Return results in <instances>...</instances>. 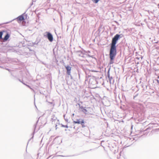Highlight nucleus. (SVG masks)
I'll return each instance as SVG.
<instances>
[{
  "label": "nucleus",
  "instance_id": "obj_1",
  "mask_svg": "<svg viewBox=\"0 0 159 159\" xmlns=\"http://www.w3.org/2000/svg\"><path fill=\"white\" fill-rule=\"evenodd\" d=\"M121 35H122V34H116L112 38L111 42L110 44V45L116 46V44L118 40L122 37V36H121Z\"/></svg>",
  "mask_w": 159,
  "mask_h": 159
},
{
  "label": "nucleus",
  "instance_id": "obj_2",
  "mask_svg": "<svg viewBox=\"0 0 159 159\" xmlns=\"http://www.w3.org/2000/svg\"><path fill=\"white\" fill-rule=\"evenodd\" d=\"M116 47L110 45L109 57H115L117 54Z\"/></svg>",
  "mask_w": 159,
  "mask_h": 159
},
{
  "label": "nucleus",
  "instance_id": "obj_3",
  "mask_svg": "<svg viewBox=\"0 0 159 159\" xmlns=\"http://www.w3.org/2000/svg\"><path fill=\"white\" fill-rule=\"evenodd\" d=\"M46 35H44V36L46 37L48 40L50 42H52L53 41V37L52 34L49 32H46Z\"/></svg>",
  "mask_w": 159,
  "mask_h": 159
},
{
  "label": "nucleus",
  "instance_id": "obj_4",
  "mask_svg": "<svg viewBox=\"0 0 159 159\" xmlns=\"http://www.w3.org/2000/svg\"><path fill=\"white\" fill-rule=\"evenodd\" d=\"M51 120L52 121V124H55V125L56 129H57V122H58V120H57V117L54 116H52L51 118Z\"/></svg>",
  "mask_w": 159,
  "mask_h": 159
},
{
  "label": "nucleus",
  "instance_id": "obj_5",
  "mask_svg": "<svg viewBox=\"0 0 159 159\" xmlns=\"http://www.w3.org/2000/svg\"><path fill=\"white\" fill-rule=\"evenodd\" d=\"M73 122L75 124H82L84 123V120L81 119H77L76 120L74 121Z\"/></svg>",
  "mask_w": 159,
  "mask_h": 159
},
{
  "label": "nucleus",
  "instance_id": "obj_6",
  "mask_svg": "<svg viewBox=\"0 0 159 159\" xmlns=\"http://www.w3.org/2000/svg\"><path fill=\"white\" fill-rule=\"evenodd\" d=\"M84 51H78L77 52V54L79 56L82 57H85V54L84 52Z\"/></svg>",
  "mask_w": 159,
  "mask_h": 159
},
{
  "label": "nucleus",
  "instance_id": "obj_7",
  "mask_svg": "<svg viewBox=\"0 0 159 159\" xmlns=\"http://www.w3.org/2000/svg\"><path fill=\"white\" fill-rule=\"evenodd\" d=\"M24 13L19 16L16 18L17 21H22L24 20L25 19L24 16Z\"/></svg>",
  "mask_w": 159,
  "mask_h": 159
},
{
  "label": "nucleus",
  "instance_id": "obj_8",
  "mask_svg": "<svg viewBox=\"0 0 159 159\" xmlns=\"http://www.w3.org/2000/svg\"><path fill=\"white\" fill-rule=\"evenodd\" d=\"M78 105H79V107H80V108L82 109V111L84 112V113H86V112H87V110H86V109L85 108V107H84L83 106H81L80 105V104L78 103Z\"/></svg>",
  "mask_w": 159,
  "mask_h": 159
},
{
  "label": "nucleus",
  "instance_id": "obj_9",
  "mask_svg": "<svg viewBox=\"0 0 159 159\" xmlns=\"http://www.w3.org/2000/svg\"><path fill=\"white\" fill-rule=\"evenodd\" d=\"M9 37L10 35L8 33H7L6 34L3 38V39L4 41H6L9 39Z\"/></svg>",
  "mask_w": 159,
  "mask_h": 159
},
{
  "label": "nucleus",
  "instance_id": "obj_10",
  "mask_svg": "<svg viewBox=\"0 0 159 159\" xmlns=\"http://www.w3.org/2000/svg\"><path fill=\"white\" fill-rule=\"evenodd\" d=\"M67 70V74L68 76L70 75V66H65Z\"/></svg>",
  "mask_w": 159,
  "mask_h": 159
},
{
  "label": "nucleus",
  "instance_id": "obj_11",
  "mask_svg": "<svg viewBox=\"0 0 159 159\" xmlns=\"http://www.w3.org/2000/svg\"><path fill=\"white\" fill-rule=\"evenodd\" d=\"M110 59V64H113L114 63V60L115 58V57H109Z\"/></svg>",
  "mask_w": 159,
  "mask_h": 159
},
{
  "label": "nucleus",
  "instance_id": "obj_12",
  "mask_svg": "<svg viewBox=\"0 0 159 159\" xmlns=\"http://www.w3.org/2000/svg\"><path fill=\"white\" fill-rule=\"evenodd\" d=\"M109 71H110V69H109L108 71L107 72V77H108V78H109V80H110V75Z\"/></svg>",
  "mask_w": 159,
  "mask_h": 159
},
{
  "label": "nucleus",
  "instance_id": "obj_13",
  "mask_svg": "<svg viewBox=\"0 0 159 159\" xmlns=\"http://www.w3.org/2000/svg\"><path fill=\"white\" fill-rule=\"evenodd\" d=\"M3 35V32L2 31H0V39L2 38Z\"/></svg>",
  "mask_w": 159,
  "mask_h": 159
},
{
  "label": "nucleus",
  "instance_id": "obj_14",
  "mask_svg": "<svg viewBox=\"0 0 159 159\" xmlns=\"http://www.w3.org/2000/svg\"><path fill=\"white\" fill-rule=\"evenodd\" d=\"M22 83L24 84V85H26L27 87H28L29 88H30L31 89V88L30 87V86L29 85H27V84H25V83Z\"/></svg>",
  "mask_w": 159,
  "mask_h": 159
},
{
  "label": "nucleus",
  "instance_id": "obj_15",
  "mask_svg": "<svg viewBox=\"0 0 159 159\" xmlns=\"http://www.w3.org/2000/svg\"><path fill=\"white\" fill-rule=\"evenodd\" d=\"M157 78L158 79L156 80V81H157V83L159 84V76H158Z\"/></svg>",
  "mask_w": 159,
  "mask_h": 159
},
{
  "label": "nucleus",
  "instance_id": "obj_16",
  "mask_svg": "<svg viewBox=\"0 0 159 159\" xmlns=\"http://www.w3.org/2000/svg\"><path fill=\"white\" fill-rule=\"evenodd\" d=\"M66 81H67V83L68 84V80H69V76L68 77H67L66 78Z\"/></svg>",
  "mask_w": 159,
  "mask_h": 159
},
{
  "label": "nucleus",
  "instance_id": "obj_17",
  "mask_svg": "<svg viewBox=\"0 0 159 159\" xmlns=\"http://www.w3.org/2000/svg\"><path fill=\"white\" fill-rule=\"evenodd\" d=\"M84 123L83 124H81L82 125L83 128H84V127H85V126L84 125Z\"/></svg>",
  "mask_w": 159,
  "mask_h": 159
},
{
  "label": "nucleus",
  "instance_id": "obj_18",
  "mask_svg": "<svg viewBox=\"0 0 159 159\" xmlns=\"http://www.w3.org/2000/svg\"><path fill=\"white\" fill-rule=\"evenodd\" d=\"M38 42L36 43V42H34V43H33V44H37H37H38Z\"/></svg>",
  "mask_w": 159,
  "mask_h": 159
},
{
  "label": "nucleus",
  "instance_id": "obj_19",
  "mask_svg": "<svg viewBox=\"0 0 159 159\" xmlns=\"http://www.w3.org/2000/svg\"><path fill=\"white\" fill-rule=\"evenodd\" d=\"M61 157H68V156H62V155H60V156Z\"/></svg>",
  "mask_w": 159,
  "mask_h": 159
},
{
  "label": "nucleus",
  "instance_id": "obj_20",
  "mask_svg": "<svg viewBox=\"0 0 159 159\" xmlns=\"http://www.w3.org/2000/svg\"><path fill=\"white\" fill-rule=\"evenodd\" d=\"M61 126L62 127H65V125H63L62 124H61Z\"/></svg>",
  "mask_w": 159,
  "mask_h": 159
},
{
  "label": "nucleus",
  "instance_id": "obj_21",
  "mask_svg": "<svg viewBox=\"0 0 159 159\" xmlns=\"http://www.w3.org/2000/svg\"><path fill=\"white\" fill-rule=\"evenodd\" d=\"M70 79H73V78H72V77L70 75Z\"/></svg>",
  "mask_w": 159,
  "mask_h": 159
},
{
  "label": "nucleus",
  "instance_id": "obj_22",
  "mask_svg": "<svg viewBox=\"0 0 159 159\" xmlns=\"http://www.w3.org/2000/svg\"><path fill=\"white\" fill-rule=\"evenodd\" d=\"M65 127H66V128H68V127L67 125H65Z\"/></svg>",
  "mask_w": 159,
  "mask_h": 159
},
{
  "label": "nucleus",
  "instance_id": "obj_23",
  "mask_svg": "<svg viewBox=\"0 0 159 159\" xmlns=\"http://www.w3.org/2000/svg\"><path fill=\"white\" fill-rule=\"evenodd\" d=\"M65 120L66 121H68V119H65Z\"/></svg>",
  "mask_w": 159,
  "mask_h": 159
},
{
  "label": "nucleus",
  "instance_id": "obj_24",
  "mask_svg": "<svg viewBox=\"0 0 159 159\" xmlns=\"http://www.w3.org/2000/svg\"><path fill=\"white\" fill-rule=\"evenodd\" d=\"M19 81L20 82H22V83H23V82H22V81H21L20 80H19Z\"/></svg>",
  "mask_w": 159,
  "mask_h": 159
},
{
  "label": "nucleus",
  "instance_id": "obj_25",
  "mask_svg": "<svg viewBox=\"0 0 159 159\" xmlns=\"http://www.w3.org/2000/svg\"><path fill=\"white\" fill-rule=\"evenodd\" d=\"M112 79V77H110V80Z\"/></svg>",
  "mask_w": 159,
  "mask_h": 159
},
{
  "label": "nucleus",
  "instance_id": "obj_26",
  "mask_svg": "<svg viewBox=\"0 0 159 159\" xmlns=\"http://www.w3.org/2000/svg\"><path fill=\"white\" fill-rule=\"evenodd\" d=\"M71 67H70V71L71 70Z\"/></svg>",
  "mask_w": 159,
  "mask_h": 159
},
{
  "label": "nucleus",
  "instance_id": "obj_27",
  "mask_svg": "<svg viewBox=\"0 0 159 159\" xmlns=\"http://www.w3.org/2000/svg\"><path fill=\"white\" fill-rule=\"evenodd\" d=\"M89 57H92L91 56H89Z\"/></svg>",
  "mask_w": 159,
  "mask_h": 159
},
{
  "label": "nucleus",
  "instance_id": "obj_28",
  "mask_svg": "<svg viewBox=\"0 0 159 159\" xmlns=\"http://www.w3.org/2000/svg\"><path fill=\"white\" fill-rule=\"evenodd\" d=\"M68 27L67 29V30H68Z\"/></svg>",
  "mask_w": 159,
  "mask_h": 159
},
{
  "label": "nucleus",
  "instance_id": "obj_29",
  "mask_svg": "<svg viewBox=\"0 0 159 159\" xmlns=\"http://www.w3.org/2000/svg\"><path fill=\"white\" fill-rule=\"evenodd\" d=\"M76 99V98H75V100Z\"/></svg>",
  "mask_w": 159,
  "mask_h": 159
},
{
  "label": "nucleus",
  "instance_id": "obj_30",
  "mask_svg": "<svg viewBox=\"0 0 159 159\" xmlns=\"http://www.w3.org/2000/svg\"><path fill=\"white\" fill-rule=\"evenodd\" d=\"M149 10H148V12H149Z\"/></svg>",
  "mask_w": 159,
  "mask_h": 159
},
{
  "label": "nucleus",
  "instance_id": "obj_31",
  "mask_svg": "<svg viewBox=\"0 0 159 159\" xmlns=\"http://www.w3.org/2000/svg\"><path fill=\"white\" fill-rule=\"evenodd\" d=\"M8 23V22L6 23V24H7Z\"/></svg>",
  "mask_w": 159,
  "mask_h": 159
}]
</instances>
